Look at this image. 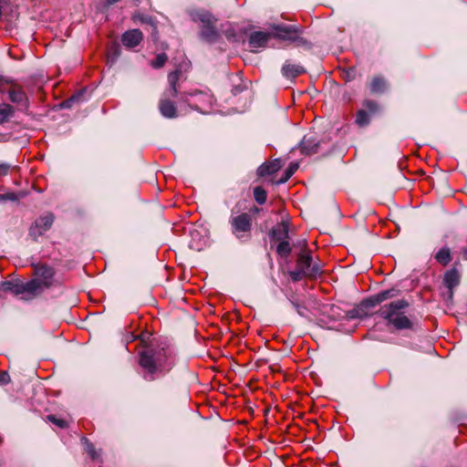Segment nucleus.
Returning a JSON list of instances; mask_svg holds the SVG:
<instances>
[{"label":"nucleus","mask_w":467,"mask_h":467,"mask_svg":"<svg viewBox=\"0 0 467 467\" xmlns=\"http://www.w3.org/2000/svg\"><path fill=\"white\" fill-rule=\"evenodd\" d=\"M174 353L168 346H147L138 354V364L146 372L145 379L154 380L156 374L164 375L174 367Z\"/></svg>","instance_id":"nucleus-1"},{"label":"nucleus","mask_w":467,"mask_h":467,"mask_svg":"<svg viewBox=\"0 0 467 467\" xmlns=\"http://www.w3.org/2000/svg\"><path fill=\"white\" fill-rule=\"evenodd\" d=\"M410 303L405 299H399L386 304L374 313L387 321L388 325L393 326L397 330H420L418 321L411 320L404 315L402 310L407 308Z\"/></svg>","instance_id":"nucleus-2"},{"label":"nucleus","mask_w":467,"mask_h":467,"mask_svg":"<svg viewBox=\"0 0 467 467\" xmlns=\"http://www.w3.org/2000/svg\"><path fill=\"white\" fill-rule=\"evenodd\" d=\"M188 15L193 22L202 23L200 36L204 41L212 44L215 43L220 34L216 29L214 24L217 19L207 10L204 9H190Z\"/></svg>","instance_id":"nucleus-3"},{"label":"nucleus","mask_w":467,"mask_h":467,"mask_svg":"<svg viewBox=\"0 0 467 467\" xmlns=\"http://www.w3.org/2000/svg\"><path fill=\"white\" fill-rule=\"evenodd\" d=\"M182 73L176 69L168 75V88L165 89L162 98L160 100L159 108L163 117H174L176 109L171 99L175 98L180 93V78Z\"/></svg>","instance_id":"nucleus-4"},{"label":"nucleus","mask_w":467,"mask_h":467,"mask_svg":"<svg viewBox=\"0 0 467 467\" xmlns=\"http://www.w3.org/2000/svg\"><path fill=\"white\" fill-rule=\"evenodd\" d=\"M0 93L7 94L9 100L23 111L28 107V98L23 88L13 79L0 77Z\"/></svg>","instance_id":"nucleus-5"},{"label":"nucleus","mask_w":467,"mask_h":467,"mask_svg":"<svg viewBox=\"0 0 467 467\" xmlns=\"http://www.w3.org/2000/svg\"><path fill=\"white\" fill-rule=\"evenodd\" d=\"M55 269L46 264L34 265V275L36 276L28 282H34L36 289L34 296H40L46 289H49L54 284Z\"/></svg>","instance_id":"nucleus-6"},{"label":"nucleus","mask_w":467,"mask_h":467,"mask_svg":"<svg viewBox=\"0 0 467 467\" xmlns=\"http://www.w3.org/2000/svg\"><path fill=\"white\" fill-rule=\"evenodd\" d=\"M232 234L239 240L250 237L253 219L247 213H242L235 216H231L229 220Z\"/></svg>","instance_id":"nucleus-7"},{"label":"nucleus","mask_w":467,"mask_h":467,"mask_svg":"<svg viewBox=\"0 0 467 467\" xmlns=\"http://www.w3.org/2000/svg\"><path fill=\"white\" fill-rule=\"evenodd\" d=\"M54 221L55 215L50 212L39 216L30 225L28 229V235L32 238L33 241L37 242L38 237L42 236L52 227Z\"/></svg>","instance_id":"nucleus-8"},{"label":"nucleus","mask_w":467,"mask_h":467,"mask_svg":"<svg viewBox=\"0 0 467 467\" xmlns=\"http://www.w3.org/2000/svg\"><path fill=\"white\" fill-rule=\"evenodd\" d=\"M36 289L34 282L24 283L19 279L5 280L0 283V291L5 293H11L14 296H19L27 293L33 296Z\"/></svg>","instance_id":"nucleus-9"},{"label":"nucleus","mask_w":467,"mask_h":467,"mask_svg":"<svg viewBox=\"0 0 467 467\" xmlns=\"http://www.w3.org/2000/svg\"><path fill=\"white\" fill-rule=\"evenodd\" d=\"M188 94L186 93H182L181 92L180 93V96L182 98V99H186ZM191 97H192V100L190 102V104L193 105L196 111H198L199 113L201 114H203V115H206V114H210L211 111V108H212V103H213V98L211 95L207 94V93H203V92H196L194 94H189Z\"/></svg>","instance_id":"nucleus-10"},{"label":"nucleus","mask_w":467,"mask_h":467,"mask_svg":"<svg viewBox=\"0 0 467 467\" xmlns=\"http://www.w3.org/2000/svg\"><path fill=\"white\" fill-rule=\"evenodd\" d=\"M271 244L289 239V222L282 220L268 233Z\"/></svg>","instance_id":"nucleus-11"},{"label":"nucleus","mask_w":467,"mask_h":467,"mask_svg":"<svg viewBox=\"0 0 467 467\" xmlns=\"http://www.w3.org/2000/svg\"><path fill=\"white\" fill-rule=\"evenodd\" d=\"M371 308H373V306L369 304L368 298H363L356 307L347 311L346 317L348 319H362L370 315L369 310Z\"/></svg>","instance_id":"nucleus-12"},{"label":"nucleus","mask_w":467,"mask_h":467,"mask_svg":"<svg viewBox=\"0 0 467 467\" xmlns=\"http://www.w3.org/2000/svg\"><path fill=\"white\" fill-rule=\"evenodd\" d=\"M279 37L287 39L293 42L299 41L305 43L302 38L298 36L299 29L296 26H276L274 27Z\"/></svg>","instance_id":"nucleus-13"},{"label":"nucleus","mask_w":467,"mask_h":467,"mask_svg":"<svg viewBox=\"0 0 467 467\" xmlns=\"http://www.w3.org/2000/svg\"><path fill=\"white\" fill-rule=\"evenodd\" d=\"M400 290L395 287L382 290L375 295L368 296L369 304L372 305L373 308L379 306L382 302L394 298L400 295Z\"/></svg>","instance_id":"nucleus-14"},{"label":"nucleus","mask_w":467,"mask_h":467,"mask_svg":"<svg viewBox=\"0 0 467 467\" xmlns=\"http://www.w3.org/2000/svg\"><path fill=\"white\" fill-rule=\"evenodd\" d=\"M282 168L280 159H275L271 161H266L261 164L256 171L258 177H266L276 173Z\"/></svg>","instance_id":"nucleus-15"},{"label":"nucleus","mask_w":467,"mask_h":467,"mask_svg":"<svg viewBox=\"0 0 467 467\" xmlns=\"http://www.w3.org/2000/svg\"><path fill=\"white\" fill-rule=\"evenodd\" d=\"M0 126L6 131L0 132V141L7 140L15 131L20 130V122L14 121L12 119H0Z\"/></svg>","instance_id":"nucleus-16"},{"label":"nucleus","mask_w":467,"mask_h":467,"mask_svg":"<svg viewBox=\"0 0 467 467\" xmlns=\"http://www.w3.org/2000/svg\"><path fill=\"white\" fill-rule=\"evenodd\" d=\"M304 246V250L298 254L296 260V268H299L307 275L308 269L310 268L311 264L313 262V258L311 255V251L307 249V244L306 241Z\"/></svg>","instance_id":"nucleus-17"},{"label":"nucleus","mask_w":467,"mask_h":467,"mask_svg":"<svg viewBox=\"0 0 467 467\" xmlns=\"http://www.w3.org/2000/svg\"><path fill=\"white\" fill-rule=\"evenodd\" d=\"M142 40V33L139 29H132L122 35L121 41L127 47H135Z\"/></svg>","instance_id":"nucleus-18"},{"label":"nucleus","mask_w":467,"mask_h":467,"mask_svg":"<svg viewBox=\"0 0 467 467\" xmlns=\"http://www.w3.org/2000/svg\"><path fill=\"white\" fill-rule=\"evenodd\" d=\"M444 285L450 290V297H452V289L460 284V275L456 268L447 271L443 277Z\"/></svg>","instance_id":"nucleus-19"},{"label":"nucleus","mask_w":467,"mask_h":467,"mask_svg":"<svg viewBox=\"0 0 467 467\" xmlns=\"http://www.w3.org/2000/svg\"><path fill=\"white\" fill-rule=\"evenodd\" d=\"M270 38V34L256 31L253 32L249 37V47L251 48L264 47L266 46Z\"/></svg>","instance_id":"nucleus-20"},{"label":"nucleus","mask_w":467,"mask_h":467,"mask_svg":"<svg viewBox=\"0 0 467 467\" xmlns=\"http://www.w3.org/2000/svg\"><path fill=\"white\" fill-rule=\"evenodd\" d=\"M305 72V68L297 64H292L288 61H286L283 67H282V73L283 75L287 78H294L297 76L303 74Z\"/></svg>","instance_id":"nucleus-21"},{"label":"nucleus","mask_w":467,"mask_h":467,"mask_svg":"<svg viewBox=\"0 0 467 467\" xmlns=\"http://www.w3.org/2000/svg\"><path fill=\"white\" fill-rule=\"evenodd\" d=\"M319 142L315 140L306 139L304 137L300 143L301 153L305 155H313L317 152Z\"/></svg>","instance_id":"nucleus-22"},{"label":"nucleus","mask_w":467,"mask_h":467,"mask_svg":"<svg viewBox=\"0 0 467 467\" xmlns=\"http://www.w3.org/2000/svg\"><path fill=\"white\" fill-rule=\"evenodd\" d=\"M378 104L373 100H366L363 108L358 111L357 117H368L369 114L376 113L378 110Z\"/></svg>","instance_id":"nucleus-23"},{"label":"nucleus","mask_w":467,"mask_h":467,"mask_svg":"<svg viewBox=\"0 0 467 467\" xmlns=\"http://www.w3.org/2000/svg\"><path fill=\"white\" fill-rule=\"evenodd\" d=\"M434 258L441 265H447L451 261V249L447 246L441 248Z\"/></svg>","instance_id":"nucleus-24"},{"label":"nucleus","mask_w":467,"mask_h":467,"mask_svg":"<svg viewBox=\"0 0 467 467\" xmlns=\"http://www.w3.org/2000/svg\"><path fill=\"white\" fill-rule=\"evenodd\" d=\"M386 88V80L382 77H374L369 85L372 93H382Z\"/></svg>","instance_id":"nucleus-25"},{"label":"nucleus","mask_w":467,"mask_h":467,"mask_svg":"<svg viewBox=\"0 0 467 467\" xmlns=\"http://www.w3.org/2000/svg\"><path fill=\"white\" fill-rule=\"evenodd\" d=\"M276 254L282 258H287L292 253V247L287 240L279 242L275 247Z\"/></svg>","instance_id":"nucleus-26"},{"label":"nucleus","mask_w":467,"mask_h":467,"mask_svg":"<svg viewBox=\"0 0 467 467\" xmlns=\"http://www.w3.org/2000/svg\"><path fill=\"white\" fill-rule=\"evenodd\" d=\"M298 163L291 162L289 166L285 169L283 175L279 180H277L275 183V184H283L285 183L297 171L298 169Z\"/></svg>","instance_id":"nucleus-27"},{"label":"nucleus","mask_w":467,"mask_h":467,"mask_svg":"<svg viewBox=\"0 0 467 467\" xmlns=\"http://www.w3.org/2000/svg\"><path fill=\"white\" fill-rule=\"evenodd\" d=\"M254 198L258 204H264L267 199V192L262 186L254 188Z\"/></svg>","instance_id":"nucleus-28"},{"label":"nucleus","mask_w":467,"mask_h":467,"mask_svg":"<svg viewBox=\"0 0 467 467\" xmlns=\"http://www.w3.org/2000/svg\"><path fill=\"white\" fill-rule=\"evenodd\" d=\"M289 302L300 317H306L307 307L304 303H300L296 298H295V296H291L289 298Z\"/></svg>","instance_id":"nucleus-29"},{"label":"nucleus","mask_w":467,"mask_h":467,"mask_svg":"<svg viewBox=\"0 0 467 467\" xmlns=\"http://www.w3.org/2000/svg\"><path fill=\"white\" fill-rule=\"evenodd\" d=\"M82 441L85 446V451L90 456V458L92 460L98 459L100 454L96 451L94 444L87 438H82Z\"/></svg>","instance_id":"nucleus-30"},{"label":"nucleus","mask_w":467,"mask_h":467,"mask_svg":"<svg viewBox=\"0 0 467 467\" xmlns=\"http://www.w3.org/2000/svg\"><path fill=\"white\" fill-rule=\"evenodd\" d=\"M84 96L82 91L73 94L68 99L62 102L63 108H71L75 103H78Z\"/></svg>","instance_id":"nucleus-31"},{"label":"nucleus","mask_w":467,"mask_h":467,"mask_svg":"<svg viewBox=\"0 0 467 467\" xmlns=\"http://www.w3.org/2000/svg\"><path fill=\"white\" fill-rule=\"evenodd\" d=\"M47 420L60 429L68 427V422L66 420L57 418L56 415L49 414L47 416Z\"/></svg>","instance_id":"nucleus-32"},{"label":"nucleus","mask_w":467,"mask_h":467,"mask_svg":"<svg viewBox=\"0 0 467 467\" xmlns=\"http://www.w3.org/2000/svg\"><path fill=\"white\" fill-rule=\"evenodd\" d=\"M167 60L168 57L164 53H161L150 62V66L154 68H161L165 65Z\"/></svg>","instance_id":"nucleus-33"},{"label":"nucleus","mask_w":467,"mask_h":467,"mask_svg":"<svg viewBox=\"0 0 467 467\" xmlns=\"http://www.w3.org/2000/svg\"><path fill=\"white\" fill-rule=\"evenodd\" d=\"M14 112L13 106L6 103L0 104V117H9L13 115Z\"/></svg>","instance_id":"nucleus-34"},{"label":"nucleus","mask_w":467,"mask_h":467,"mask_svg":"<svg viewBox=\"0 0 467 467\" xmlns=\"http://www.w3.org/2000/svg\"><path fill=\"white\" fill-rule=\"evenodd\" d=\"M18 202L19 201V195L16 192H6V193H0V202Z\"/></svg>","instance_id":"nucleus-35"},{"label":"nucleus","mask_w":467,"mask_h":467,"mask_svg":"<svg viewBox=\"0 0 467 467\" xmlns=\"http://www.w3.org/2000/svg\"><path fill=\"white\" fill-rule=\"evenodd\" d=\"M289 275H290L291 279L293 280V282H298L303 277H306V274L304 271L300 270L299 268H296L294 271H290Z\"/></svg>","instance_id":"nucleus-36"},{"label":"nucleus","mask_w":467,"mask_h":467,"mask_svg":"<svg viewBox=\"0 0 467 467\" xmlns=\"http://www.w3.org/2000/svg\"><path fill=\"white\" fill-rule=\"evenodd\" d=\"M321 274V269L317 264H311L310 268L308 269L306 277L308 278H316L318 275Z\"/></svg>","instance_id":"nucleus-37"},{"label":"nucleus","mask_w":467,"mask_h":467,"mask_svg":"<svg viewBox=\"0 0 467 467\" xmlns=\"http://www.w3.org/2000/svg\"><path fill=\"white\" fill-rule=\"evenodd\" d=\"M370 119H356L355 123L358 128H365L369 125Z\"/></svg>","instance_id":"nucleus-38"},{"label":"nucleus","mask_w":467,"mask_h":467,"mask_svg":"<svg viewBox=\"0 0 467 467\" xmlns=\"http://www.w3.org/2000/svg\"><path fill=\"white\" fill-rule=\"evenodd\" d=\"M11 168L9 163H0V175H6Z\"/></svg>","instance_id":"nucleus-39"},{"label":"nucleus","mask_w":467,"mask_h":467,"mask_svg":"<svg viewBox=\"0 0 467 467\" xmlns=\"http://www.w3.org/2000/svg\"><path fill=\"white\" fill-rule=\"evenodd\" d=\"M10 381L9 374L5 371L0 373V384H7Z\"/></svg>","instance_id":"nucleus-40"},{"label":"nucleus","mask_w":467,"mask_h":467,"mask_svg":"<svg viewBox=\"0 0 467 467\" xmlns=\"http://www.w3.org/2000/svg\"><path fill=\"white\" fill-rule=\"evenodd\" d=\"M244 88H246V86L244 84L236 85L233 88V93L234 95H237V94L241 93Z\"/></svg>","instance_id":"nucleus-41"},{"label":"nucleus","mask_w":467,"mask_h":467,"mask_svg":"<svg viewBox=\"0 0 467 467\" xmlns=\"http://www.w3.org/2000/svg\"><path fill=\"white\" fill-rule=\"evenodd\" d=\"M462 254L464 260H467V246L462 249Z\"/></svg>","instance_id":"nucleus-42"},{"label":"nucleus","mask_w":467,"mask_h":467,"mask_svg":"<svg viewBox=\"0 0 467 467\" xmlns=\"http://www.w3.org/2000/svg\"><path fill=\"white\" fill-rule=\"evenodd\" d=\"M119 1H120V0H107V3H108V5H113V4H115V3H118V2H119Z\"/></svg>","instance_id":"nucleus-43"},{"label":"nucleus","mask_w":467,"mask_h":467,"mask_svg":"<svg viewBox=\"0 0 467 467\" xmlns=\"http://www.w3.org/2000/svg\"><path fill=\"white\" fill-rule=\"evenodd\" d=\"M259 209L257 207H254V212H258Z\"/></svg>","instance_id":"nucleus-44"}]
</instances>
